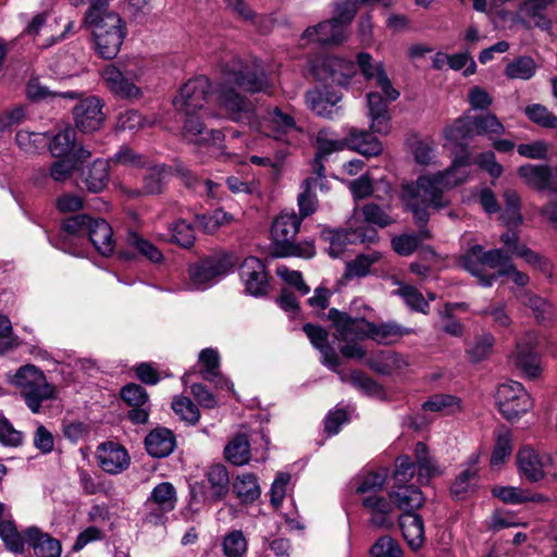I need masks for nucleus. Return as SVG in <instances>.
Here are the masks:
<instances>
[{"label": "nucleus", "mask_w": 557, "mask_h": 557, "mask_svg": "<svg viewBox=\"0 0 557 557\" xmlns=\"http://www.w3.org/2000/svg\"><path fill=\"white\" fill-rule=\"evenodd\" d=\"M210 91L209 78L197 76L183 85L173 104L186 116L183 124L184 138L196 146L208 148L213 156L219 157L224 154V135L221 131L208 129L197 116V112L208 102Z\"/></svg>", "instance_id": "1"}, {"label": "nucleus", "mask_w": 557, "mask_h": 557, "mask_svg": "<svg viewBox=\"0 0 557 557\" xmlns=\"http://www.w3.org/2000/svg\"><path fill=\"white\" fill-rule=\"evenodd\" d=\"M357 65L367 81H375V85L385 97L384 100L382 95L376 91L367 95L370 129L372 133L387 135L391 132V114L387 101H395L399 97V91L393 87L383 62L375 61L370 53H358Z\"/></svg>", "instance_id": "2"}, {"label": "nucleus", "mask_w": 557, "mask_h": 557, "mask_svg": "<svg viewBox=\"0 0 557 557\" xmlns=\"http://www.w3.org/2000/svg\"><path fill=\"white\" fill-rule=\"evenodd\" d=\"M99 8H88L83 23L91 28L97 53L103 59H113L126 36L125 23L117 13L109 11L108 7L104 10Z\"/></svg>", "instance_id": "3"}, {"label": "nucleus", "mask_w": 557, "mask_h": 557, "mask_svg": "<svg viewBox=\"0 0 557 557\" xmlns=\"http://www.w3.org/2000/svg\"><path fill=\"white\" fill-rule=\"evenodd\" d=\"M444 178H440V172L434 175H423L417 180L414 186L406 188L409 195L408 203L410 211L413 213L416 223L423 226L429 220L428 208H444L448 202L444 198L445 186Z\"/></svg>", "instance_id": "4"}, {"label": "nucleus", "mask_w": 557, "mask_h": 557, "mask_svg": "<svg viewBox=\"0 0 557 557\" xmlns=\"http://www.w3.org/2000/svg\"><path fill=\"white\" fill-rule=\"evenodd\" d=\"M301 222V218L298 216V214H296L294 211H282L273 220L271 226V237L278 256H295L310 259L315 255V247L313 243H294Z\"/></svg>", "instance_id": "5"}, {"label": "nucleus", "mask_w": 557, "mask_h": 557, "mask_svg": "<svg viewBox=\"0 0 557 557\" xmlns=\"http://www.w3.org/2000/svg\"><path fill=\"white\" fill-rule=\"evenodd\" d=\"M511 261L504 249L486 251L481 245L472 246L461 258L465 270L475 276L483 287H491L502 276L499 272Z\"/></svg>", "instance_id": "6"}, {"label": "nucleus", "mask_w": 557, "mask_h": 557, "mask_svg": "<svg viewBox=\"0 0 557 557\" xmlns=\"http://www.w3.org/2000/svg\"><path fill=\"white\" fill-rule=\"evenodd\" d=\"M221 73L224 82L251 94L269 92L271 89L263 65L257 59L244 61L232 57L221 63Z\"/></svg>", "instance_id": "7"}, {"label": "nucleus", "mask_w": 557, "mask_h": 557, "mask_svg": "<svg viewBox=\"0 0 557 557\" xmlns=\"http://www.w3.org/2000/svg\"><path fill=\"white\" fill-rule=\"evenodd\" d=\"M10 382L18 388L26 406L38 413L41 404L57 397L54 385L47 381L44 372L34 364L21 367Z\"/></svg>", "instance_id": "8"}, {"label": "nucleus", "mask_w": 557, "mask_h": 557, "mask_svg": "<svg viewBox=\"0 0 557 557\" xmlns=\"http://www.w3.org/2000/svg\"><path fill=\"white\" fill-rule=\"evenodd\" d=\"M144 71L138 65L111 63L101 70L106 87L117 98L136 100L143 96L139 86Z\"/></svg>", "instance_id": "9"}, {"label": "nucleus", "mask_w": 557, "mask_h": 557, "mask_svg": "<svg viewBox=\"0 0 557 557\" xmlns=\"http://www.w3.org/2000/svg\"><path fill=\"white\" fill-rule=\"evenodd\" d=\"M539 345V334L532 330L525 331L517 337L515 348L508 356V363L528 379L540 377L543 367Z\"/></svg>", "instance_id": "10"}, {"label": "nucleus", "mask_w": 557, "mask_h": 557, "mask_svg": "<svg viewBox=\"0 0 557 557\" xmlns=\"http://www.w3.org/2000/svg\"><path fill=\"white\" fill-rule=\"evenodd\" d=\"M251 128L275 140L293 144L289 136L300 132L294 116L285 109L270 107L264 115L255 119Z\"/></svg>", "instance_id": "11"}, {"label": "nucleus", "mask_w": 557, "mask_h": 557, "mask_svg": "<svg viewBox=\"0 0 557 557\" xmlns=\"http://www.w3.org/2000/svg\"><path fill=\"white\" fill-rule=\"evenodd\" d=\"M177 503V493L170 482L157 484L143 506V520L151 525L164 524L166 515L174 510Z\"/></svg>", "instance_id": "12"}, {"label": "nucleus", "mask_w": 557, "mask_h": 557, "mask_svg": "<svg viewBox=\"0 0 557 557\" xmlns=\"http://www.w3.org/2000/svg\"><path fill=\"white\" fill-rule=\"evenodd\" d=\"M495 398L500 413L508 421L518 420L533 406L527 389L516 381L499 384Z\"/></svg>", "instance_id": "13"}, {"label": "nucleus", "mask_w": 557, "mask_h": 557, "mask_svg": "<svg viewBox=\"0 0 557 557\" xmlns=\"http://www.w3.org/2000/svg\"><path fill=\"white\" fill-rule=\"evenodd\" d=\"M232 263L225 257H208L189 265L188 288L205 290L220 282L231 270Z\"/></svg>", "instance_id": "14"}, {"label": "nucleus", "mask_w": 557, "mask_h": 557, "mask_svg": "<svg viewBox=\"0 0 557 557\" xmlns=\"http://www.w3.org/2000/svg\"><path fill=\"white\" fill-rule=\"evenodd\" d=\"M216 99L230 120L237 123L247 122L251 127L256 108L250 99L237 92L232 85L224 81L216 90Z\"/></svg>", "instance_id": "15"}, {"label": "nucleus", "mask_w": 557, "mask_h": 557, "mask_svg": "<svg viewBox=\"0 0 557 557\" xmlns=\"http://www.w3.org/2000/svg\"><path fill=\"white\" fill-rule=\"evenodd\" d=\"M141 175L140 186H131L126 182L116 184V189L128 200L138 199L146 196L158 195L162 191L168 169L164 164L146 165Z\"/></svg>", "instance_id": "16"}, {"label": "nucleus", "mask_w": 557, "mask_h": 557, "mask_svg": "<svg viewBox=\"0 0 557 557\" xmlns=\"http://www.w3.org/2000/svg\"><path fill=\"white\" fill-rule=\"evenodd\" d=\"M519 474L529 482H539L552 473L553 457L531 446L521 447L516 455Z\"/></svg>", "instance_id": "17"}, {"label": "nucleus", "mask_w": 557, "mask_h": 557, "mask_svg": "<svg viewBox=\"0 0 557 557\" xmlns=\"http://www.w3.org/2000/svg\"><path fill=\"white\" fill-rule=\"evenodd\" d=\"M329 320L335 329L334 336L342 342H357L369 338L370 321L351 317L335 308L329 310Z\"/></svg>", "instance_id": "18"}, {"label": "nucleus", "mask_w": 557, "mask_h": 557, "mask_svg": "<svg viewBox=\"0 0 557 557\" xmlns=\"http://www.w3.org/2000/svg\"><path fill=\"white\" fill-rule=\"evenodd\" d=\"M500 242L504 245L505 252L510 256V260L512 257L521 258L525 263L530 264L542 273H552L550 262L546 258L531 250L524 243H522L517 232L509 230L503 233L500 235Z\"/></svg>", "instance_id": "19"}, {"label": "nucleus", "mask_w": 557, "mask_h": 557, "mask_svg": "<svg viewBox=\"0 0 557 557\" xmlns=\"http://www.w3.org/2000/svg\"><path fill=\"white\" fill-rule=\"evenodd\" d=\"M375 236L374 231H372L370 235H367L362 227H354L352 223L349 230L325 228L321 233L322 239L329 243L326 250L333 258L339 257L346 245L372 242Z\"/></svg>", "instance_id": "20"}, {"label": "nucleus", "mask_w": 557, "mask_h": 557, "mask_svg": "<svg viewBox=\"0 0 557 557\" xmlns=\"http://www.w3.org/2000/svg\"><path fill=\"white\" fill-rule=\"evenodd\" d=\"M239 275L248 294L258 297L268 293V273L260 259L256 257L246 258L239 268Z\"/></svg>", "instance_id": "21"}, {"label": "nucleus", "mask_w": 557, "mask_h": 557, "mask_svg": "<svg viewBox=\"0 0 557 557\" xmlns=\"http://www.w3.org/2000/svg\"><path fill=\"white\" fill-rule=\"evenodd\" d=\"M342 100V94L330 87H321L309 90L306 94V102L315 114L334 119L341 113L337 103Z\"/></svg>", "instance_id": "22"}, {"label": "nucleus", "mask_w": 557, "mask_h": 557, "mask_svg": "<svg viewBox=\"0 0 557 557\" xmlns=\"http://www.w3.org/2000/svg\"><path fill=\"white\" fill-rule=\"evenodd\" d=\"M102 102L97 97H88L74 108L75 125L83 133H92L99 129L104 121Z\"/></svg>", "instance_id": "23"}, {"label": "nucleus", "mask_w": 557, "mask_h": 557, "mask_svg": "<svg viewBox=\"0 0 557 557\" xmlns=\"http://www.w3.org/2000/svg\"><path fill=\"white\" fill-rule=\"evenodd\" d=\"M99 467L107 473L119 474L129 465V457L126 449L117 443L106 442L97 449Z\"/></svg>", "instance_id": "24"}, {"label": "nucleus", "mask_w": 557, "mask_h": 557, "mask_svg": "<svg viewBox=\"0 0 557 557\" xmlns=\"http://www.w3.org/2000/svg\"><path fill=\"white\" fill-rule=\"evenodd\" d=\"M345 25L334 18L308 27L301 35L302 41H314L320 45H338L347 38Z\"/></svg>", "instance_id": "25"}, {"label": "nucleus", "mask_w": 557, "mask_h": 557, "mask_svg": "<svg viewBox=\"0 0 557 557\" xmlns=\"http://www.w3.org/2000/svg\"><path fill=\"white\" fill-rule=\"evenodd\" d=\"M518 174L527 185L536 190L557 193L555 169L552 170L548 165L528 163L518 169Z\"/></svg>", "instance_id": "26"}, {"label": "nucleus", "mask_w": 557, "mask_h": 557, "mask_svg": "<svg viewBox=\"0 0 557 557\" xmlns=\"http://www.w3.org/2000/svg\"><path fill=\"white\" fill-rule=\"evenodd\" d=\"M479 456L472 455L465 463L461 471L455 478L451 486L450 494L453 498L462 500L475 491L479 484Z\"/></svg>", "instance_id": "27"}, {"label": "nucleus", "mask_w": 557, "mask_h": 557, "mask_svg": "<svg viewBox=\"0 0 557 557\" xmlns=\"http://www.w3.org/2000/svg\"><path fill=\"white\" fill-rule=\"evenodd\" d=\"M414 334V330L394 320L381 323L370 322L369 338L380 345H394L403 337Z\"/></svg>", "instance_id": "28"}, {"label": "nucleus", "mask_w": 557, "mask_h": 557, "mask_svg": "<svg viewBox=\"0 0 557 557\" xmlns=\"http://www.w3.org/2000/svg\"><path fill=\"white\" fill-rule=\"evenodd\" d=\"M362 506L371 513L370 524L379 529H389L393 527L392 502L376 494L367 495L362 498Z\"/></svg>", "instance_id": "29"}, {"label": "nucleus", "mask_w": 557, "mask_h": 557, "mask_svg": "<svg viewBox=\"0 0 557 557\" xmlns=\"http://www.w3.org/2000/svg\"><path fill=\"white\" fill-rule=\"evenodd\" d=\"M25 540L33 546L37 557H60L62 553L61 543L44 533L37 527H30L24 532Z\"/></svg>", "instance_id": "30"}, {"label": "nucleus", "mask_w": 557, "mask_h": 557, "mask_svg": "<svg viewBox=\"0 0 557 557\" xmlns=\"http://www.w3.org/2000/svg\"><path fill=\"white\" fill-rule=\"evenodd\" d=\"M304 332L311 344L320 350L322 356L321 362L331 370L336 371L339 359L334 349L327 344L329 333L324 329L310 323L304 325Z\"/></svg>", "instance_id": "31"}, {"label": "nucleus", "mask_w": 557, "mask_h": 557, "mask_svg": "<svg viewBox=\"0 0 557 557\" xmlns=\"http://www.w3.org/2000/svg\"><path fill=\"white\" fill-rule=\"evenodd\" d=\"M97 251L104 256H111L115 248L111 225L103 219H92L87 233Z\"/></svg>", "instance_id": "32"}, {"label": "nucleus", "mask_w": 557, "mask_h": 557, "mask_svg": "<svg viewBox=\"0 0 557 557\" xmlns=\"http://www.w3.org/2000/svg\"><path fill=\"white\" fill-rule=\"evenodd\" d=\"M346 146L366 157L379 156L383 150L382 144L376 137L367 131L355 127L349 128L346 135Z\"/></svg>", "instance_id": "33"}, {"label": "nucleus", "mask_w": 557, "mask_h": 557, "mask_svg": "<svg viewBox=\"0 0 557 557\" xmlns=\"http://www.w3.org/2000/svg\"><path fill=\"white\" fill-rule=\"evenodd\" d=\"M414 459L416 468L418 471V481L421 484H426L431 481V479L443 473V469L430 455L428 446L422 442L416 444Z\"/></svg>", "instance_id": "34"}, {"label": "nucleus", "mask_w": 557, "mask_h": 557, "mask_svg": "<svg viewBox=\"0 0 557 557\" xmlns=\"http://www.w3.org/2000/svg\"><path fill=\"white\" fill-rule=\"evenodd\" d=\"M399 528L403 536L412 549H418L424 543V524L422 518L414 512L400 515Z\"/></svg>", "instance_id": "35"}, {"label": "nucleus", "mask_w": 557, "mask_h": 557, "mask_svg": "<svg viewBox=\"0 0 557 557\" xmlns=\"http://www.w3.org/2000/svg\"><path fill=\"white\" fill-rule=\"evenodd\" d=\"M145 444L149 455L163 458L174 450L175 437L170 430L160 428L151 431L146 436Z\"/></svg>", "instance_id": "36"}, {"label": "nucleus", "mask_w": 557, "mask_h": 557, "mask_svg": "<svg viewBox=\"0 0 557 557\" xmlns=\"http://www.w3.org/2000/svg\"><path fill=\"white\" fill-rule=\"evenodd\" d=\"M515 298L521 306L529 308L537 321H546L553 317V305L529 289L518 290Z\"/></svg>", "instance_id": "37"}, {"label": "nucleus", "mask_w": 557, "mask_h": 557, "mask_svg": "<svg viewBox=\"0 0 557 557\" xmlns=\"http://www.w3.org/2000/svg\"><path fill=\"white\" fill-rule=\"evenodd\" d=\"M479 314L486 319L496 330H509L513 325L512 315L505 301L490 302Z\"/></svg>", "instance_id": "38"}, {"label": "nucleus", "mask_w": 557, "mask_h": 557, "mask_svg": "<svg viewBox=\"0 0 557 557\" xmlns=\"http://www.w3.org/2000/svg\"><path fill=\"white\" fill-rule=\"evenodd\" d=\"M87 189L91 193H99L104 189L109 182V162L97 159L87 172L82 173Z\"/></svg>", "instance_id": "39"}, {"label": "nucleus", "mask_w": 557, "mask_h": 557, "mask_svg": "<svg viewBox=\"0 0 557 557\" xmlns=\"http://www.w3.org/2000/svg\"><path fill=\"white\" fill-rule=\"evenodd\" d=\"M495 445L491 456V466L499 467L512 453V433L505 426H498L495 432Z\"/></svg>", "instance_id": "40"}, {"label": "nucleus", "mask_w": 557, "mask_h": 557, "mask_svg": "<svg viewBox=\"0 0 557 557\" xmlns=\"http://www.w3.org/2000/svg\"><path fill=\"white\" fill-rule=\"evenodd\" d=\"M233 491L242 503H252L261 495L258 479L252 473H242L233 482Z\"/></svg>", "instance_id": "41"}, {"label": "nucleus", "mask_w": 557, "mask_h": 557, "mask_svg": "<svg viewBox=\"0 0 557 557\" xmlns=\"http://www.w3.org/2000/svg\"><path fill=\"white\" fill-rule=\"evenodd\" d=\"M391 500L404 512H412L424 503L422 492L414 486L400 487L389 494Z\"/></svg>", "instance_id": "42"}, {"label": "nucleus", "mask_w": 557, "mask_h": 557, "mask_svg": "<svg viewBox=\"0 0 557 557\" xmlns=\"http://www.w3.org/2000/svg\"><path fill=\"white\" fill-rule=\"evenodd\" d=\"M323 173L319 171L317 177L308 178L304 182V191L298 197V206L300 211L298 216H300L301 220L315 211L317 199L312 193V189L317 188V186H320V188L323 187Z\"/></svg>", "instance_id": "43"}, {"label": "nucleus", "mask_w": 557, "mask_h": 557, "mask_svg": "<svg viewBox=\"0 0 557 557\" xmlns=\"http://www.w3.org/2000/svg\"><path fill=\"white\" fill-rule=\"evenodd\" d=\"M224 457L234 466H244L250 460V444L246 435L233 437L224 448Z\"/></svg>", "instance_id": "44"}, {"label": "nucleus", "mask_w": 557, "mask_h": 557, "mask_svg": "<svg viewBox=\"0 0 557 557\" xmlns=\"http://www.w3.org/2000/svg\"><path fill=\"white\" fill-rule=\"evenodd\" d=\"M323 67L329 72L333 82L344 85L355 74V63L339 57H329L323 60Z\"/></svg>", "instance_id": "45"}, {"label": "nucleus", "mask_w": 557, "mask_h": 557, "mask_svg": "<svg viewBox=\"0 0 557 557\" xmlns=\"http://www.w3.org/2000/svg\"><path fill=\"white\" fill-rule=\"evenodd\" d=\"M347 148L346 146V137L344 139H335L332 136V133L327 129H321L317 137V158H315V171L317 174L319 171L322 173L323 166L320 163V160L327 154L343 150Z\"/></svg>", "instance_id": "46"}, {"label": "nucleus", "mask_w": 557, "mask_h": 557, "mask_svg": "<svg viewBox=\"0 0 557 557\" xmlns=\"http://www.w3.org/2000/svg\"><path fill=\"white\" fill-rule=\"evenodd\" d=\"M470 166L469 156H462L455 159L449 169L440 172V178H444L446 187L453 188L467 181L470 175Z\"/></svg>", "instance_id": "47"}, {"label": "nucleus", "mask_w": 557, "mask_h": 557, "mask_svg": "<svg viewBox=\"0 0 557 557\" xmlns=\"http://www.w3.org/2000/svg\"><path fill=\"white\" fill-rule=\"evenodd\" d=\"M127 245L135 249L138 253L153 263L163 261L162 251L150 240L144 238L136 232H129L126 238Z\"/></svg>", "instance_id": "48"}, {"label": "nucleus", "mask_w": 557, "mask_h": 557, "mask_svg": "<svg viewBox=\"0 0 557 557\" xmlns=\"http://www.w3.org/2000/svg\"><path fill=\"white\" fill-rule=\"evenodd\" d=\"M382 258L381 252L372 251L356 257L346 264L345 277L351 280L354 277H363L369 274L372 264Z\"/></svg>", "instance_id": "49"}, {"label": "nucleus", "mask_w": 557, "mask_h": 557, "mask_svg": "<svg viewBox=\"0 0 557 557\" xmlns=\"http://www.w3.org/2000/svg\"><path fill=\"white\" fill-rule=\"evenodd\" d=\"M76 144V132L72 127L60 131L50 141L49 150L53 157H67L74 151Z\"/></svg>", "instance_id": "50"}, {"label": "nucleus", "mask_w": 557, "mask_h": 557, "mask_svg": "<svg viewBox=\"0 0 557 557\" xmlns=\"http://www.w3.org/2000/svg\"><path fill=\"white\" fill-rule=\"evenodd\" d=\"M424 411L451 414L460 410V400L451 395L437 394L422 405Z\"/></svg>", "instance_id": "51"}, {"label": "nucleus", "mask_w": 557, "mask_h": 557, "mask_svg": "<svg viewBox=\"0 0 557 557\" xmlns=\"http://www.w3.org/2000/svg\"><path fill=\"white\" fill-rule=\"evenodd\" d=\"M208 481L212 488V499L219 500L228 492V473L224 466L213 465L207 473Z\"/></svg>", "instance_id": "52"}, {"label": "nucleus", "mask_w": 557, "mask_h": 557, "mask_svg": "<svg viewBox=\"0 0 557 557\" xmlns=\"http://www.w3.org/2000/svg\"><path fill=\"white\" fill-rule=\"evenodd\" d=\"M222 548L225 557H244L248 549V542L243 531L227 532L222 540Z\"/></svg>", "instance_id": "53"}, {"label": "nucleus", "mask_w": 557, "mask_h": 557, "mask_svg": "<svg viewBox=\"0 0 557 557\" xmlns=\"http://www.w3.org/2000/svg\"><path fill=\"white\" fill-rule=\"evenodd\" d=\"M386 481V471H375L368 472L358 475L356 479L357 487L356 492L362 495H371L376 494V492L381 491Z\"/></svg>", "instance_id": "54"}, {"label": "nucleus", "mask_w": 557, "mask_h": 557, "mask_svg": "<svg viewBox=\"0 0 557 557\" xmlns=\"http://www.w3.org/2000/svg\"><path fill=\"white\" fill-rule=\"evenodd\" d=\"M535 62L530 57H519L509 62L505 75L510 79H530L535 74Z\"/></svg>", "instance_id": "55"}, {"label": "nucleus", "mask_w": 557, "mask_h": 557, "mask_svg": "<svg viewBox=\"0 0 557 557\" xmlns=\"http://www.w3.org/2000/svg\"><path fill=\"white\" fill-rule=\"evenodd\" d=\"M428 231H420L417 234H403L392 239L393 249L400 256H410L418 245L425 238H429Z\"/></svg>", "instance_id": "56"}, {"label": "nucleus", "mask_w": 557, "mask_h": 557, "mask_svg": "<svg viewBox=\"0 0 557 557\" xmlns=\"http://www.w3.org/2000/svg\"><path fill=\"white\" fill-rule=\"evenodd\" d=\"M400 287L394 292L404 299L406 305L414 311L426 313L429 310V301L424 299L423 295L411 285H401L397 282Z\"/></svg>", "instance_id": "57"}, {"label": "nucleus", "mask_w": 557, "mask_h": 557, "mask_svg": "<svg viewBox=\"0 0 557 557\" xmlns=\"http://www.w3.org/2000/svg\"><path fill=\"white\" fill-rule=\"evenodd\" d=\"M153 123L149 122L136 110H126L119 114L116 128L122 132L135 133Z\"/></svg>", "instance_id": "58"}, {"label": "nucleus", "mask_w": 557, "mask_h": 557, "mask_svg": "<svg viewBox=\"0 0 557 557\" xmlns=\"http://www.w3.org/2000/svg\"><path fill=\"white\" fill-rule=\"evenodd\" d=\"M0 537L11 552L22 553L24 550L25 541L11 519L0 522Z\"/></svg>", "instance_id": "59"}, {"label": "nucleus", "mask_w": 557, "mask_h": 557, "mask_svg": "<svg viewBox=\"0 0 557 557\" xmlns=\"http://www.w3.org/2000/svg\"><path fill=\"white\" fill-rule=\"evenodd\" d=\"M473 132L478 135H503L505 127L495 114L488 113L472 119Z\"/></svg>", "instance_id": "60"}, {"label": "nucleus", "mask_w": 557, "mask_h": 557, "mask_svg": "<svg viewBox=\"0 0 557 557\" xmlns=\"http://www.w3.org/2000/svg\"><path fill=\"white\" fill-rule=\"evenodd\" d=\"M506 210L502 214V220L507 226H517L522 222L520 213V198L515 190H506L504 193Z\"/></svg>", "instance_id": "61"}, {"label": "nucleus", "mask_w": 557, "mask_h": 557, "mask_svg": "<svg viewBox=\"0 0 557 557\" xmlns=\"http://www.w3.org/2000/svg\"><path fill=\"white\" fill-rule=\"evenodd\" d=\"M473 134L472 119L468 116L457 119L444 129L445 138L456 144L471 137Z\"/></svg>", "instance_id": "62"}, {"label": "nucleus", "mask_w": 557, "mask_h": 557, "mask_svg": "<svg viewBox=\"0 0 557 557\" xmlns=\"http://www.w3.org/2000/svg\"><path fill=\"white\" fill-rule=\"evenodd\" d=\"M524 112L533 123L545 128H557V116L546 107L535 103L528 106Z\"/></svg>", "instance_id": "63"}, {"label": "nucleus", "mask_w": 557, "mask_h": 557, "mask_svg": "<svg viewBox=\"0 0 557 557\" xmlns=\"http://www.w3.org/2000/svg\"><path fill=\"white\" fill-rule=\"evenodd\" d=\"M370 553L373 557H401L403 555L397 541L388 535L377 539L372 545Z\"/></svg>", "instance_id": "64"}]
</instances>
